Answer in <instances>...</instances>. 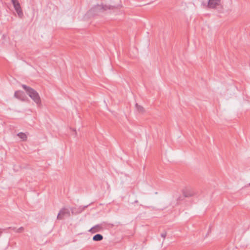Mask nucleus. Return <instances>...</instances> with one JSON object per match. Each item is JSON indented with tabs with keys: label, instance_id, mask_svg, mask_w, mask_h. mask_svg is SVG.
I'll return each instance as SVG.
<instances>
[{
	"label": "nucleus",
	"instance_id": "f257e3e1",
	"mask_svg": "<svg viewBox=\"0 0 250 250\" xmlns=\"http://www.w3.org/2000/svg\"><path fill=\"white\" fill-rule=\"evenodd\" d=\"M21 86L25 90L28 96L38 105H41V98L39 93L35 90L25 84H22Z\"/></svg>",
	"mask_w": 250,
	"mask_h": 250
},
{
	"label": "nucleus",
	"instance_id": "f03ea898",
	"mask_svg": "<svg viewBox=\"0 0 250 250\" xmlns=\"http://www.w3.org/2000/svg\"><path fill=\"white\" fill-rule=\"evenodd\" d=\"M71 216L70 210L66 208H62L59 211L57 218L58 220H62L64 217H69Z\"/></svg>",
	"mask_w": 250,
	"mask_h": 250
},
{
	"label": "nucleus",
	"instance_id": "7ed1b4c3",
	"mask_svg": "<svg viewBox=\"0 0 250 250\" xmlns=\"http://www.w3.org/2000/svg\"><path fill=\"white\" fill-rule=\"evenodd\" d=\"M11 1L19 17L21 18L23 16V12L19 1L18 0H11Z\"/></svg>",
	"mask_w": 250,
	"mask_h": 250
},
{
	"label": "nucleus",
	"instance_id": "20e7f679",
	"mask_svg": "<svg viewBox=\"0 0 250 250\" xmlns=\"http://www.w3.org/2000/svg\"><path fill=\"white\" fill-rule=\"evenodd\" d=\"M182 193L185 197H190L196 194L194 190L190 188H186L182 190Z\"/></svg>",
	"mask_w": 250,
	"mask_h": 250
},
{
	"label": "nucleus",
	"instance_id": "39448f33",
	"mask_svg": "<svg viewBox=\"0 0 250 250\" xmlns=\"http://www.w3.org/2000/svg\"><path fill=\"white\" fill-rule=\"evenodd\" d=\"M220 0H208L207 6L209 8H215L220 4Z\"/></svg>",
	"mask_w": 250,
	"mask_h": 250
},
{
	"label": "nucleus",
	"instance_id": "423d86ee",
	"mask_svg": "<svg viewBox=\"0 0 250 250\" xmlns=\"http://www.w3.org/2000/svg\"><path fill=\"white\" fill-rule=\"evenodd\" d=\"M14 96L21 101H24L25 100V95L23 91L20 90L15 91Z\"/></svg>",
	"mask_w": 250,
	"mask_h": 250
},
{
	"label": "nucleus",
	"instance_id": "0eeeda50",
	"mask_svg": "<svg viewBox=\"0 0 250 250\" xmlns=\"http://www.w3.org/2000/svg\"><path fill=\"white\" fill-rule=\"evenodd\" d=\"M102 229V227L100 225H97L90 229L89 230L92 233L99 232Z\"/></svg>",
	"mask_w": 250,
	"mask_h": 250
},
{
	"label": "nucleus",
	"instance_id": "6e6552de",
	"mask_svg": "<svg viewBox=\"0 0 250 250\" xmlns=\"http://www.w3.org/2000/svg\"><path fill=\"white\" fill-rule=\"evenodd\" d=\"M108 9H109V8L108 7V6H106V5H97V6H95L94 7H93L91 10H93V11H96V10H106Z\"/></svg>",
	"mask_w": 250,
	"mask_h": 250
},
{
	"label": "nucleus",
	"instance_id": "1a4fd4ad",
	"mask_svg": "<svg viewBox=\"0 0 250 250\" xmlns=\"http://www.w3.org/2000/svg\"><path fill=\"white\" fill-rule=\"evenodd\" d=\"M88 207V205L84 206H80L78 208H71V210L72 213H74V210H75L77 209V210H79L77 212L78 213H81L83 210H84L87 207Z\"/></svg>",
	"mask_w": 250,
	"mask_h": 250
},
{
	"label": "nucleus",
	"instance_id": "9d476101",
	"mask_svg": "<svg viewBox=\"0 0 250 250\" xmlns=\"http://www.w3.org/2000/svg\"><path fill=\"white\" fill-rule=\"evenodd\" d=\"M92 239L94 241H100L103 239V236L101 234H97L93 236Z\"/></svg>",
	"mask_w": 250,
	"mask_h": 250
},
{
	"label": "nucleus",
	"instance_id": "9b49d317",
	"mask_svg": "<svg viewBox=\"0 0 250 250\" xmlns=\"http://www.w3.org/2000/svg\"><path fill=\"white\" fill-rule=\"evenodd\" d=\"M17 135L19 138H20L23 141H25L27 140V137L24 133L20 132L17 134Z\"/></svg>",
	"mask_w": 250,
	"mask_h": 250
},
{
	"label": "nucleus",
	"instance_id": "f8f14e48",
	"mask_svg": "<svg viewBox=\"0 0 250 250\" xmlns=\"http://www.w3.org/2000/svg\"><path fill=\"white\" fill-rule=\"evenodd\" d=\"M135 106L137 109V110L140 112L143 113L144 112V108L143 106L139 105L138 104H136Z\"/></svg>",
	"mask_w": 250,
	"mask_h": 250
},
{
	"label": "nucleus",
	"instance_id": "ddd939ff",
	"mask_svg": "<svg viewBox=\"0 0 250 250\" xmlns=\"http://www.w3.org/2000/svg\"><path fill=\"white\" fill-rule=\"evenodd\" d=\"M24 230V228L23 227H21L19 229H17L16 230V232L17 233H21Z\"/></svg>",
	"mask_w": 250,
	"mask_h": 250
},
{
	"label": "nucleus",
	"instance_id": "4468645a",
	"mask_svg": "<svg viewBox=\"0 0 250 250\" xmlns=\"http://www.w3.org/2000/svg\"><path fill=\"white\" fill-rule=\"evenodd\" d=\"M8 229H12V230H14L15 232H16V230L17 229L15 227L12 228V227H10L6 228L5 229H3V230H6Z\"/></svg>",
	"mask_w": 250,
	"mask_h": 250
},
{
	"label": "nucleus",
	"instance_id": "2eb2a0df",
	"mask_svg": "<svg viewBox=\"0 0 250 250\" xmlns=\"http://www.w3.org/2000/svg\"><path fill=\"white\" fill-rule=\"evenodd\" d=\"M161 236L162 237H163L164 238H165L167 236V232L166 231H164V232L161 233Z\"/></svg>",
	"mask_w": 250,
	"mask_h": 250
},
{
	"label": "nucleus",
	"instance_id": "dca6fc26",
	"mask_svg": "<svg viewBox=\"0 0 250 250\" xmlns=\"http://www.w3.org/2000/svg\"><path fill=\"white\" fill-rule=\"evenodd\" d=\"M2 233V231H1V230L0 229V236L1 235Z\"/></svg>",
	"mask_w": 250,
	"mask_h": 250
},
{
	"label": "nucleus",
	"instance_id": "f3484780",
	"mask_svg": "<svg viewBox=\"0 0 250 250\" xmlns=\"http://www.w3.org/2000/svg\"><path fill=\"white\" fill-rule=\"evenodd\" d=\"M249 185L250 186V183L249 184Z\"/></svg>",
	"mask_w": 250,
	"mask_h": 250
}]
</instances>
